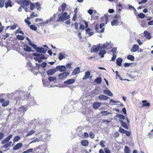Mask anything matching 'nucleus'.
<instances>
[{
	"instance_id": "obj_7",
	"label": "nucleus",
	"mask_w": 153,
	"mask_h": 153,
	"mask_svg": "<svg viewBox=\"0 0 153 153\" xmlns=\"http://www.w3.org/2000/svg\"><path fill=\"white\" fill-rule=\"evenodd\" d=\"M56 72V70L55 68L48 70L46 71V73L48 76H51L54 74Z\"/></svg>"
},
{
	"instance_id": "obj_49",
	"label": "nucleus",
	"mask_w": 153,
	"mask_h": 153,
	"mask_svg": "<svg viewBox=\"0 0 153 153\" xmlns=\"http://www.w3.org/2000/svg\"><path fill=\"white\" fill-rule=\"evenodd\" d=\"M100 145L102 147H104L105 146V142L103 140H101L100 141Z\"/></svg>"
},
{
	"instance_id": "obj_42",
	"label": "nucleus",
	"mask_w": 153,
	"mask_h": 153,
	"mask_svg": "<svg viewBox=\"0 0 153 153\" xmlns=\"http://www.w3.org/2000/svg\"><path fill=\"white\" fill-rule=\"evenodd\" d=\"M124 151L125 153H129L130 152V149L127 146H125Z\"/></svg>"
},
{
	"instance_id": "obj_18",
	"label": "nucleus",
	"mask_w": 153,
	"mask_h": 153,
	"mask_svg": "<svg viewBox=\"0 0 153 153\" xmlns=\"http://www.w3.org/2000/svg\"><path fill=\"white\" fill-rule=\"evenodd\" d=\"M66 56V55L65 53H64V52H60L59 53V55L58 58H59V59L60 60H61L63 58H65V57Z\"/></svg>"
},
{
	"instance_id": "obj_44",
	"label": "nucleus",
	"mask_w": 153,
	"mask_h": 153,
	"mask_svg": "<svg viewBox=\"0 0 153 153\" xmlns=\"http://www.w3.org/2000/svg\"><path fill=\"white\" fill-rule=\"evenodd\" d=\"M28 43L32 47H33L34 49L36 47H37V45H36L35 44H33L32 43V42L30 40V41H29V42H28Z\"/></svg>"
},
{
	"instance_id": "obj_29",
	"label": "nucleus",
	"mask_w": 153,
	"mask_h": 153,
	"mask_svg": "<svg viewBox=\"0 0 153 153\" xmlns=\"http://www.w3.org/2000/svg\"><path fill=\"white\" fill-rule=\"evenodd\" d=\"M100 114L102 115V116H105L109 114H112L107 111H102L100 112Z\"/></svg>"
},
{
	"instance_id": "obj_43",
	"label": "nucleus",
	"mask_w": 153,
	"mask_h": 153,
	"mask_svg": "<svg viewBox=\"0 0 153 153\" xmlns=\"http://www.w3.org/2000/svg\"><path fill=\"white\" fill-rule=\"evenodd\" d=\"M29 27L30 29L33 30L34 31H36L37 30V27L34 25H30Z\"/></svg>"
},
{
	"instance_id": "obj_32",
	"label": "nucleus",
	"mask_w": 153,
	"mask_h": 153,
	"mask_svg": "<svg viewBox=\"0 0 153 153\" xmlns=\"http://www.w3.org/2000/svg\"><path fill=\"white\" fill-rule=\"evenodd\" d=\"M106 53V51L104 50H101L99 52V55L101 56V58L104 57V55Z\"/></svg>"
},
{
	"instance_id": "obj_46",
	"label": "nucleus",
	"mask_w": 153,
	"mask_h": 153,
	"mask_svg": "<svg viewBox=\"0 0 153 153\" xmlns=\"http://www.w3.org/2000/svg\"><path fill=\"white\" fill-rule=\"evenodd\" d=\"M116 117L122 119H124L125 118L124 116L120 114H117L116 115Z\"/></svg>"
},
{
	"instance_id": "obj_59",
	"label": "nucleus",
	"mask_w": 153,
	"mask_h": 153,
	"mask_svg": "<svg viewBox=\"0 0 153 153\" xmlns=\"http://www.w3.org/2000/svg\"><path fill=\"white\" fill-rule=\"evenodd\" d=\"M47 64L45 62H43L41 64V66L43 68H45L47 65Z\"/></svg>"
},
{
	"instance_id": "obj_35",
	"label": "nucleus",
	"mask_w": 153,
	"mask_h": 153,
	"mask_svg": "<svg viewBox=\"0 0 153 153\" xmlns=\"http://www.w3.org/2000/svg\"><path fill=\"white\" fill-rule=\"evenodd\" d=\"M12 143V142L11 141H9L5 144L4 145L3 147L5 148H7L8 147H10Z\"/></svg>"
},
{
	"instance_id": "obj_16",
	"label": "nucleus",
	"mask_w": 153,
	"mask_h": 153,
	"mask_svg": "<svg viewBox=\"0 0 153 153\" xmlns=\"http://www.w3.org/2000/svg\"><path fill=\"white\" fill-rule=\"evenodd\" d=\"M98 98L100 100H105L109 99L108 97L103 94L100 95L98 96Z\"/></svg>"
},
{
	"instance_id": "obj_13",
	"label": "nucleus",
	"mask_w": 153,
	"mask_h": 153,
	"mask_svg": "<svg viewBox=\"0 0 153 153\" xmlns=\"http://www.w3.org/2000/svg\"><path fill=\"white\" fill-rule=\"evenodd\" d=\"M139 46L137 44H134L131 49V51L133 52H136L139 48Z\"/></svg>"
},
{
	"instance_id": "obj_21",
	"label": "nucleus",
	"mask_w": 153,
	"mask_h": 153,
	"mask_svg": "<svg viewBox=\"0 0 153 153\" xmlns=\"http://www.w3.org/2000/svg\"><path fill=\"white\" fill-rule=\"evenodd\" d=\"M22 146V145L21 143H19L13 147V150H18L19 148H21Z\"/></svg>"
},
{
	"instance_id": "obj_22",
	"label": "nucleus",
	"mask_w": 153,
	"mask_h": 153,
	"mask_svg": "<svg viewBox=\"0 0 153 153\" xmlns=\"http://www.w3.org/2000/svg\"><path fill=\"white\" fill-rule=\"evenodd\" d=\"M80 71V68L78 67L74 69L72 72V74L73 75H74L78 73H79Z\"/></svg>"
},
{
	"instance_id": "obj_9",
	"label": "nucleus",
	"mask_w": 153,
	"mask_h": 153,
	"mask_svg": "<svg viewBox=\"0 0 153 153\" xmlns=\"http://www.w3.org/2000/svg\"><path fill=\"white\" fill-rule=\"evenodd\" d=\"M86 35L88 34L89 36H91L94 34L93 31H91V29L89 28H87L85 30Z\"/></svg>"
},
{
	"instance_id": "obj_36",
	"label": "nucleus",
	"mask_w": 153,
	"mask_h": 153,
	"mask_svg": "<svg viewBox=\"0 0 153 153\" xmlns=\"http://www.w3.org/2000/svg\"><path fill=\"white\" fill-rule=\"evenodd\" d=\"M24 46H26V47L24 48L23 50L24 51L27 52L30 51L31 48L28 45H25Z\"/></svg>"
},
{
	"instance_id": "obj_48",
	"label": "nucleus",
	"mask_w": 153,
	"mask_h": 153,
	"mask_svg": "<svg viewBox=\"0 0 153 153\" xmlns=\"http://www.w3.org/2000/svg\"><path fill=\"white\" fill-rule=\"evenodd\" d=\"M35 131L34 130H31L26 135V137H27L32 135V134H34L35 133Z\"/></svg>"
},
{
	"instance_id": "obj_51",
	"label": "nucleus",
	"mask_w": 153,
	"mask_h": 153,
	"mask_svg": "<svg viewBox=\"0 0 153 153\" xmlns=\"http://www.w3.org/2000/svg\"><path fill=\"white\" fill-rule=\"evenodd\" d=\"M128 8L129 10H131V9H132L134 10V13L136 12V10L133 6L130 5H128Z\"/></svg>"
},
{
	"instance_id": "obj_64",
	"label": "nucleus",
	"mask_w": 153,
	"mask_h": 153,
	"mask_svg": "<svg viewBox=\"0 0 153 153\" xmlns=\"http://www.w3.org/2000/svg\"><path fill=\"white\" fill-rule=\"evenodd\" d=\"M131 64V63H125L124 64V66L125 67H128Z\"/></svg>"
},
{
	"instance_id": "obj_58",
	"label": "nucleus",
	"mask_w": 153,
	"mask_h": 153,
	"mask_svg": "<svg viewBox=\"0 0 153 153\" xmlns=\"http://www.w3.org/2000/svg\"><path fill=\"white\" fill-rule=\"evenodd\" d=\"M16 33H20L22 34L23 35H24V34L23 32L22 31H20L19 29L17 30L16 31Z\"/></svg>"
},
{
	"instance_id": "obj_26",
	"label": "nucleus",
	"mask_w": 153,
	"mask_h": 153,
	"mask_svg": "<svg viewBox=\"0 0 153 153\" xmlns=\"http://www.w3.org/2000/svg\"><path fill=\"white\" fill-rule=\"evenodd\" d=\"M11 3L12 2L10 0H9L5 2V7L7 8L9 7H11L12 6Z\"/></svg>"
},
{
	"instance_id": "obj_53",
	"label": "nucleus",
	"mask_w": 153,
	"mask_h": 153,
	"mask_svg": "<svg viewBox=\"0 0 153 153\" xmlns=\"http://www.w3.org/2000/svg\"><path fill=\"white\" fill-rule=\"evenodd\" d=\"M5 0H0V7L2 8L4 6V4Z\"/></svg>"
},
{
	"instance_id": "obj_25",
	"label": "nucleus",
	"mask_w": 153,
	"mask_h": 153,
	"mask_svg": "<svg viewBox=\"0 0 153 153\" xmlns=\"http://www.w3.org/2000/svg\"><path fill=\"white\" fill-rule=\"evenodd\" d=\"M62 112L63 114H66L70 112L68 110V107H66L62 110Z\"/></svg>"
},
{
	"instance_id": "obj_28",
	"label": "nucleus",
	"mask_w": 153,
	"mask_h": 153,
	"mask_svg": "<svg viewBox=\"0 0 153 153\" xmlns=\"http://www.w3.org/2000/svg\"><path fill=\"white\" fill-rule=\"evenodd\" d=\"M102 79L101 77H98L95 79V82L98 84H100L102 82Z\"/></svg>"
},
{
	"instance_id": "obj_2",
	"label": "nucleus",
	"mask_w": 153,
	"mask_h": 153,
	"mask_svg": "<svg viewBox=\"0 0 153 153\" xmlns=\"http://www.w3.org/2000/svg\"><path fill=\"white\" fill-rule=\"evenodd\" d=\"M32 55L33 56L37 57V59L34 58V59H35L36 61H37L39 63L41 62L43 59H47V57H45L43 55L41 54L35 53H33Z\"/></svg>"
},
{
	"instance_id": "obj_4",
	"label": "nucleus",
	"mask_w": 153,
	"mask_h": 153,
	"mask_svg": "<svg viewBox=\"0 0 153 153\" xmlns=\"http://www.w3.org/2000/svg\"><path fill=\"white\" fill-rule=\"evenodd\" d=\"M70 74L69 72H64L61 73L58 75V77L61 80L65 79L67 76Z\"/></svg>"
},
{
	"instance_id": "obj_47",
	"label": "nucleus",
	"mask_w": 153,
	"mask_h": 153,
	"mask_svg": "<svg viewBox=\"0 0 153 153\" xmlns=\"http://www.w3.org/2000/svg\"><path fill=\"white\" fill-rule=\"evenodd\" d=\"M71 63H69L67 64L65 66V69H66V68H67L68 69H71Z\"/></svg>"
},
{
	"instance_id": "obj_37",
	"label": "nucleus",
	"mask_w": 153,
	"mask_h": 153,
	"mask_svg": "<svg viewBox=\"0 0 153 153\" xmlns=\"http://www.w3.org/2000/svg\"><path fill=\"white\" fill-rule=\"evenodd\" d=\"M127 59H129L131 60V61H133L134 60V57L131 55H128L127 57Z\"/></svg>"
},
{
	"instance_id": "obj_8",
	"label": "nucleus",
	"mask_w": 153,
	"mask_h": 153,
	"mask_svg": "<svg viewBox=\"0 0 153 153\" xmlns=\"http://www.w3.org/2000/svg\"><path fill=\"white\" fill-rule=\"evenodd\" d=\"M13 135L12 134L9 135L8 136L5 138L2 141L1 143L2 144H4L8 142L13 137Z\"/></svg>"
},
{
	"instance_id": "obj_34",
	"label": "nucleus",
	"mask_w": 153,
	"mask_h": 153,
	"mask_svg": "<svg viewBox=\"0 0 153 153\" xmlns=\"http://www.w3.org/2000/svg\"><path fill=\"white\" fill-rule=\"evenodd\" d=\"M140 25L141 27H146L148 26L146 22L144 20L141 22Z\"/></svg>"
},
{
	"instance_id": "obj_33",
	"label": "nucleus",
	"mask_w": 153,
	"mask_h": 153,
	"mask_svg": "<svg viewBox=\"0 0 153 153\" xmlns=\"http://www.w3.org/2000/svg\"><path fill=\"white\" fill-rule=\"evenodd\" d=\"M142 102L143 103L142 106H149L150 105V104L146 100H143L142 101Z\"/></svg>"
},
{
	"instance_id": "obj_60",
	"label": "nucleus",
	"mask_w": 153,
	"mask_h": 153,
	"mask_svg": "<svg viewBox=\"0 0 153 153\" xmlns=\"http://www.w3.org/2000/svg\"><path fill=\"white\" fill-rule=\"evenodd\" d=\"M104 149L105 153H111L110 150L107 148H105Z\"/></svg>"
},
{
	"instance_id": "obj_39",
	"label": "nucleus",
	"mask_w": 153,
	"mask_h": 153,
	"mask_svg": "<svg viewBox=\"0 0 153 153\" xmlns=\"http://www.w3.org/2000/svg\"><path fill=\"white\" fill-rule=\"evenodd\" d=\"M16 38L18 39L21 40H23L24 39V36L19 35H17Z\"/></svg>"
},
{
	"instance_id": "obj_41",
	"label": "nucleus",
	"mask_w": 153,
	"mask_h": 153,
	"mask_svg": "<svg viewBox=\"0 0 153 153\" xmlns=\"http://www.w3.org/2000/svg\"><path fill=\"white\" fill-rule=\"evenodd\" d=\"M20 139V137L19 136H17L14 137V138L13 140V141L16 142L18 141H19Z\"/></svg>"
},
{
	"instance_id": "obj_23",
	"label": "nucleus",
	"mask_w": 153,
	"mask_h": 153,
	"mask_svg": "<svg viewBox=\"0 0 153 153\" xmlns=\"http://www.w3.org/2000/svg\"><path fill=\"white\" fill-rule=\"evenodd\" d=\"M123 61V59L121 58H118L116 60V63L117 65L119 66H120L121 65Z\"/></svg>"
},
{
	"instance_id": "obj_61",
	"label": "nucleus",
	"mask_w": 153,
	"mask_h": 153,
	"mask_svg": "<svg viewBox=\"0 0 153 153\" xmlns=\"http://www.w3.org/2000/svg\"><path fill=\"white\" fill-rule=\"evenodd\" d=\"M117 57L115 54H113L112 57L111 58V60L112 61H114Z\"/></svg>"
},
{
	"instance_id": "obj_5",
	"label": "nucleus",
	"mask_w": 153,
	"mask_h": 153,
	"mask_svg": "<svg viewBox=\"0 0 153 153\" xmlns=\"http://www.w3.org/2000/svg\"><path fill=\"white\" fill-rule=\"evenodd\" d=\"M37 52L39 53H45L47 51L44 48L42 47H37V46L35 48Z\"/></svg>"
},
{
	"instance_id": "obj_63",
	"label": "nucleus",
	"mask_w": 153,
	"mask_h": 153,
	"mask_svg": "<svg viewBox=\"0 0 153 153\" xmlns=\"http://www.w3.org/2000/svg\"><path fill=\"white\" fill-rule=\"evenodd\" d=\"M88 12L90 15H91L93 12V10L92 9H90L88 10Z\"/></svg>"
},
{
	"instance_id": "obj_40",
	"label": "nucleus",
	"mask_w": 153,
	"mask_h": 153,
	"mask_svg": "<svg viewBox=\"0 0 153 153\" xmlns=\"http://www.w3.org/2000/svg\"><path fill=\"white\" fill-rule=\"evenodd\" d=\"M56 78L55 77L49 76L48 78V80L50 82L56 80Z\"/></svg>"
},
{
	"instance_id": "obj_56",
	"label": "nucleus",
	"mask_w": 153,
	"mask_h": 153,
	"mask_svg": "<svg viewBox=\"0 0 153 153\" xmlns=\"http://www.w3.org/2000/svg\"><path fill=\"white\" fill-rule=\"evenodd\" d=\"M35 7L37 10H39L40 7V4L38 2H36V3Z\"/></svg>"
},
{
	"instance_id": "obj_10",
	"label": "nucleus",
	"mask_w": 153,
	"mask_h": 153,
	"mask_svg": "<svg viewBox=\"0 0 153 153\" xmlns=\"http://www.w3.org/2000/svg\"><path fill=\"white\" fill-rule=\"evenodd\" d=\"M100 47L99 46L96 47L95 46H92L91 49V52H97L100 50Z\"/></svg>"
},
{
	"instance_id": "obj_52",
	"label": "nucleus",
	"mask_w": 153,
	"mask_h": 153,
	"mask_svg": "<svg viewBox=\"0 0 153 153\" xmlns=\"http://www.w3.org/2000/svg\"><path fill=\"white\" fill-rule=\"evenodd\" d=\"M117 48L114 47L111 51V52L113 53V54H115L117 51Z\"/></svg>"
},
{
	"instance_id": "obj_31",
	"label": "nucleus",
	"mask_w": 153,
	"mask_h": 153,
	"mask_svg": "<svg viewBox=\"0 0 153 153\" xmlns=\"http://www.w3.org/2000/svg\"><path fill=\"white\" fill-rule=\"evenodd\" d=\"M119 23V21L117 19L114 20L112 22H111V25L112 26H114V25H118Z\"/></svg>"
},
{
	"instance_id": "obj_62",
	"label": "nucleus",
	"mask_w": 153,
	"mask_h": 153,
	"mask_svg": "<svg viewBox=\"0 0 153 153\" xmlns=\"http://www.w3.org/2000/svg\"><path fill=\"white\" fill-rule=\"evenodd\" d=\"M95 30L98 33H100V30H99V28L98 25H96L95 27Z\"/></svg>"
},
{
	"instance_id": "obj_11",
	"label": "nucleus",
	"mask_w": 153,
	"mask_h": 153,
	"mask_svg": "<svg viewBox=\"0 0 153 153\" xmlns=\"http://www.w3.org/2000/svg\"><path fill=\"white\" fill-rule=\"evenodd\" d=\"M101 48L109 49L111 48V45L109 42H106V43L103 44V45L101 47Z\"/></svg>"
},
{
	"instance_id": "obj_54",
	"label": "nucleus",
	"mask_w": 153,
	"mask_h": 153,
	"mask_svg": "<svg viewBox=\"0 0 153 153\" xmlns=\"http://www.w3.org/2000/svg\"><path fill=\"white\" fill-rule=\"evenodd\" d=\"M35 6V5L33 3H30V10H33Z\"/></svg>"
},
{
	"instance_id": "obj_17",
	"label": "nucleus",
	"mask_w": 153,
	"mask_h": 153,
	"mask_svg": "<svg viewBox=\"0 0 153 153\" xmlns=\"http://www.w3.org/2000/svg\"><path fill=\"white\" fill-rule=\"evenodd\" d=\"M101 105V103L99 102H94L93 105V107L94 109H96L98 108Z\"/></svg>"
},
{
	"instance_id": "obj_30",
	"label": "nucleus",
	"mask_w": 153,
	"mask_h": 153,
	"mask_svg": "<svg viewBox=\"0 0 153 153\" xmlns=\"http://www.w3.org/2000/svg\"><path fill=\"white\" fill-rule=\"evenodd\" d=\"M22 4L24 6H28L30 3V1L26 0H22L21 1Z\"/></svg>"
},
{
	"instance_id": "obj_57",
	"label": "nucleus",
	"mask_w": 153,
	"mask_h": 153,
	"mask_svg": "<svg viewBox=\"0 0 153 153\" xmlns=\"http://www.w3.org/2000/svg\"><path fill=\"white\" fill-rule=\"evenodd\" d=\"M89 136L92 139H93L94 137V134L92 132H90L89 133Z\"/></svg>"
},
{
	"instance_id": "obj_55",
	"label": "nucleus",
	"mask_w": 153,
	"mask_h": 153,
	"mask_svg": "<svg viewBox=\"0 0 153 153\" xmlns=\"http://www.w3.org/2000/svg\"><path fill=\"white\" fill-rule=\"evenodd\" d=\"M39 139L37 138H36L33 140V141L30 142V144H31L33 143H36L37 142H39Z\"/></svg>"
},
{
	"instance_id": "obj_14",
	"label": "nucleus",
	"mask_w": 153,
	"mask_h": 153,
	"mask_svg": "<svg viewBox=\"0 0 153 153\" xmlns=\"http://www.w3.org/2000/svg\"><path fill=\"white\" fill-rule=\"evenodd\" d=\"M27 110V109L26 107L24 106H22L18 108V111L19 112L24 113Z\"/></svg>"
},
{
	"instance_id": "obj_6",
	"label": "nucleus",
	"mask_w": 153,
	"mask_h": 153,
	"mask_svg": "<svg viewBox=\"0 0 153 153\" xmlns=\"http://www.w3.org/2000/svg\"><path fill=\"white\" fill-rule=\"evenodd\" d=\"M56 71H59L60 72H63L66 71V69H65V65H58L55 68Z\"/></svg>"
},
{
	"instance_id": "obj_1",
	"label": "nucleus",
	"mask_w": 153,
	"mask_h": 153,
	"mask_svg": "<svg viewBox=\"0 0 153 153\" xmlns=\"http://www.w3.org/2000/svg\"><path fill=\"white\" fill-rule=\"evenodd\" d=\"M26 93L22 91L19 92L16 91L13 93V101H15V103H20L22 100H24L25 99L27 102V103L29 105L32 106L34 105L36 103L34 98L31 97L30 95L28 96L26 95Z\"/></svg>"
},
{
	"instance_id": "obj_15",
	"label": "nucleus",
	"mask_w": 153,
	"mask_h": 153,
	"mask_svg": "<svg viewBox=\"0 0 153 153\" xmlns=\"http://www.w3.org/2000/svg\"><path fill=\"white\" fill-rule=\"evenodd\" d=\"M103 93L104 94L108 96H113V94L108 89V90H104L103 91Z\"/></svg>"
},
{
	"instance_id": "obj_50",
	"label": "nucleus",
	"mask_w": 153,
	"mask_h": 153,
	"mask_svg": "<svg viewBox=\"0 0 153 153\" xmlns=\"http://www.w3.org/2000/svg\"><path fill=\"white\" fill-rule=\"evenodd\" d=\"M139 17L141 19L143 18L145 16V15L142 13H140V14H138Z\"/></svg>"
},
{
	"instance_id": "obj_20",
	"label": "nucleus",
	"mask_w": 153,
	"mask_h": 153,
	"mask_svg": "<svg viewBox=\"0 0 153 153\" xmlns=\"http://www.w3.org/2000/svg\"><path fill=\"white\" fill-rule=\"evenodd\" d=\"M120 121L121 123V125L123 127L126 129H128V127L127 125V124L124 122L122 120H120Z\"/></svg>"
},
{
	"instance_id": "obj_12",
	"label": "nucleus",
	"mask_w": 153,
	"mask_h": 153,
	"mask_svg": "<svg viewBox=\"0 0 153 153\" xmlns=\"http://www.w3.org/2000/svg\"><path fill=\"white\" fill-rule=\"evenodd\" d=\"M75 82V79H69L64 82V83L68 85L72 84Z\"/></svg>"
},
{
	"instance_id": "obj_3",
	"label": "nucleus",
	"mask_w": 153,
	"mask_h": 153,
	"mask_svg": "<svg viewBox=\"0 0 153 153\" xmlns=\"http://www.w3.org/2000/svg\"><path fill=\"white\" fill-rule=\"evenodd\" d=\"M60 14L59 15V19L56 20L57 22L65 21L70 18L69 15H67V13L66 12L63 13L61 15Z\"/></svg>"
},
{
	"instance_id": "obj_19",
	"label": "nucleus",
	"mask_w": 153,
	"mask_h": 153,
	"mask_svg": "<svg viewBox=\"0 0 153 153\" xmlns=\"http://www.w3.org/2000/svg\"><path fill=\"white\" fill-rule=\"evenodd\" d=\"M144 36L148 39H150L152 38V36L151 34L147 32L145 30L144 32Z\"/></svg>"
},
{
	"instance_id": "obj_38",
	"label": "nucleus",
	"mask_w": 153,
	"mask_h": 153,
	"mask_svg": "<svg viewBox=\"0 0 153 153\" xmlns=\"http://www.w3.org/2000/svg\"><path fill=\"white\" fill-rule=\"evenodd\" d=\"M9 103V101L6 100L3 102L2 104V106L3 107H5L7 106Z\"/></svg>"
},
{
	"instance_id": "obj_27",
	"label": "nucleus",
	"mask_w": 153,
	"mask_h": 153,
	"mask_svg": "<svg viewBox=\"0 0 153 153\" xmlns=\"http://www.w3.org/2000/svg\"><path fill=\"white\" fill-rule=\"evenodd\" d=\"M81 144L84 146H87L88 144V142L87 140H83L81 142Z\"/></svg>"
},
{
	"instance_id": "obj_24",
	"label": "nucleus",
	"mask_w": 153,
	"mask_h": 153,
	"mask_svg": "<svg viewBox=\"0 0 153 153\" xmlns=\"http://www.w3.org/2000/svg\"><path fill=\"white\" fill-rule=\"evenodd\" d=\"M90 75V72L89 71L86 72L85 73V76L82 78L83 80H85L88 78Z\"/></svg>"
},
{
	"instance_id": "obj_45",
	"label": "nucleus",
	"mask_w": 153,
	"mask_h": 153,
	"mask_svg": "<svg viewBox=\"0 0 153 153\" xmlns=\"http://www.w3.org/2000/svg\"><path fill=\"white\" fill-rule=\"evenodd\" d=\"M126 130H125L124 129L121 127L119 128V131L122 134H125Z\"/></svg>"
}]
</instances>
